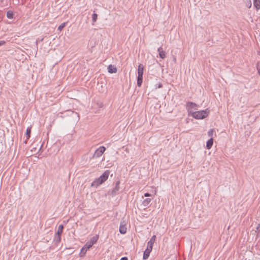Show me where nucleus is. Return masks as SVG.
<instances>
[{"label":"nucleus","mask_w":260,"mask_h":260,"mask_svg":"<svg viewBox=\"0 0 260 260\" xmlns=\"http://www.w3.org/2000/svg\"><path fill=\"white\" fill-rule=\"evenodd\" d=\"M189 112H190V111ZM209 112V110L207 109L205 110L191 112V115L190 116H191L197 119H202L208 116Z\"/></svg>","instance_id":"nucleus-1"},{"label":"nucleus","mask_w":260,"mask_h":260,"mask_svg":"<svg viewBox=\"0 0 260 260\" xmlns=\"http://www.w3.org/2000/svg\"><path fill=\"white\" fill-rule=\"evenodd\" d=\"M186 108L187 109L188 115L189 116L191 115V112H190H190H194L193 110H197L198 108V106L196 104L194 103L188 102L186 104Z\"/></svg>","instance_id":"nucleus-2"},{"label":"nucleus","mask_w":260,"mask_h":260,"mask_svg":"<svg viewBox=\"0 0 260 260\" xmlns=\"http://www.w3.org/2000/svg\"><path fill=\"white\" fill-rule=\"evenodd\" d=\"M106 150V148L104 146H101L96 150L93 155V158H98L102 156Z\"/></svg>","instance_id":"nucleus-3"},{"label":"nucleus","mask_w":260,"mask_h":260,"mask_svg":"<svg viewBox=\"0 0 260 260\" xmlns=\"http://www.w3.org/2000/svg\"><path fill=\"white\" fill-rule=\"evenodd\" d=\"M119 185L120 181H117L115 187L111 190V191H109L108 193L112 197H114L118 193V191L119 190Z\"/></svg>","instance_id":"nucleus-4"},{"label":"nucleus","mask_w":260,"mask_h":260,"mask_svg":"<svg viewBox=\"0 0 260 260\" xmlns=\"http://www.w3.org/2000/svg\"><path fill=\"white\" fill-rule=\"evenodd\" d=\"M110 172L109 170H106L99 178L101 180V182L102 183L106 181L108 178Z\"/></svg>","instance_id":"nucleus-5"},{"label":"nucleus","mask_w":260,"mask_h":260,"mask_svg":"<svg viewBox=\"0 0 260 260\" xmlns=\"http://www.w3.org/2000/svg\"><path fill=\"white\" fill-rule=\"evenodd\" d=\"M152 248L147 247L145 250L143 254V259H147L149 256L150 253L152 251Z\"/></svg>","instance_id":"nucleus-6"},{"label":"nucleus","mask_w":260,"mask_h":260,"mask_svg":"<svg viewBox=\"0 0 260 260\" xmlns=\"http://www.w3.org/2000/svg\"><path fill=\"white\" fill-rule=\"evenodd\" d=\"M157 51L159 53V57L162 59H164L166 56V52L163 50L162 48L161 47H159Z\"/></svg>","instance_id":"nucleus-7"},{"label":"nucleus","mask_w":260,"mask_h":260,"mask_svg":"<svg viewBox=\"0 0 260 260\" xmlns=\"http://www.w3.org/2000/svg\"><path fill=\"white\" fill-rule=\"evenodd\" d=\"M156 239V236L153 235L147 243V247L152 248L153 244Z\"/></svg>","instance_id":"nucleus-8"},{"label":"nucleus","mask_w":260,"mask_h":260,"mask_svg":"<svg viewBox=\"0 0 260 260\" xmlns=\"http://www.w3.org/2000/svg\"><path fill=\"white\" fill-rule=\"evenodd\" d=\"M102 184V183L101 182V180L99 178H98L93 181V182L91 184V186L92 187H97L98 186Z\"/></svg>","instance_id":"nucleus-9"},{"label":"nucleus","mask_w":260,"mask_h":260,"mask_svg":"<svg viewBox=\"0 0 260 260\" xmlns=\"http://www.w3.org/2000/svg\"><path fill=\"white\" fill-rule=\"evenodd\" d=\"M108 72L110 73H116L117 71V68L113 65L110 64L108 67Z\"/></svg>","instance_id":"nucleus-10"},{"label":"nucleus","mask_w":260,"mask_h":260,"mask_svg":"<svg viewBox=\"0 0 260 260\" xmlns=\"http://www.w3.org/2000/svg\"><path fill=\"white\" fill-rule=\"evenodd\" d=\"M126 229L125 225L122 224V223H121L119 227L120 233L122 234H125L126 232Z\"/></svg>","instance_id":"nucleus-11"},{"label":"nucleus","mask_w":260,"mask_h":260,"mask_svg":"<svg viewBox=\"0 0 260 260\" xmlns=\"http://www.w3.org/2000/svg\"><path fill=\"white\" fill-rule=\"evenodd\" d=\"M213 139L211 138L207 142V143H206L207 148L208 149H210L212 147V146L213 145Z\"/></svg>","instance_id":"nucleus-12"},{"label":"nucleus","mask_w":260,"mask_h":260,"mask_svg":"<svg viewBox=\"0 0 260 260\" xmlns=\"http://www.w3.org/2000/svg\"><path fill=\"white\" fill-rule=\"evenodd\" d=\"M144 67L142 64H140L138 66V75H143Z\"/></svg>","instance_id":"nucleus-13"},{"label":"nucleus","mask_w":260,"mask_h":260,"mask_svg":"<svg viewBox=\"0 0 260 260\" xmlns=\"http://www.w3.org/2000/svg\"><path fill=\"white\" fill-rule=\"evenodd\" d=\"M143 81V75H138L137 78V85L138 86H141Z\"/></svg>","instance_id":"nucleus-14"},{"label":"nucleus","mask_w":260,"mask_h":260,"mask_svg":"<svg viewBox=\"0 0 260 260\" xmlns=\"http://www.w3.org/2000/svg\"><path fill=\"white\" fill-rule=\"evenodd\" d=\"M253 5L256 9L258 10L260 8V1L259 0H254Z\"/></svg>","instance_id":"nucleus-15"},{"label":"nucleus","mask_w":260,"mask_h":260,"mask_svg":"<svg viewBox=\"0 0 260 260\" xmlns=\"http://www.w3.org/2000/svg\"><path fill=\"white\" fill-rule=\"evenodd\" d=\"M98 239H99V236L98 235H95V236H93V237H92L89 241L92 244H94V243H95L96 242V241H98Z\"/></svg>","instance_id":"nucleus-16"},{"label":"nucleus","mask_w":260,"mask_h":260,"mask_svg":"<svg viewBox=\"0 0 260 260\" xmlns=\"http://www.w3.org/2000/svg\"><path fill=\"white\" fill-rule=\"evenodd\" d=\"M63 229V226L62 224L59 225L58 227L57 231L56 234H57V235H61L62 233Z\"/></svg>","instance_id":"nucleus-17"},{"label":"nucleus","mask_w":260,"mask_h":260,"mask_svg":"<svg viewBox=\"0 0 260 260\" xmlns=\"http://www.w3.org/2000/svg\"><path fill=\"white\" fill-rule=\"evenodd\" d=\"M87 250L88 249H86L85 247L84 246V247H83L82 248V249H81L80 253V256H84V255L85 254V253H86V252Z\"/></svg>","instance_id":"nucleus-18"},{"label":"nucleus","mask_w":260,"mask_h":260,"mask_svg":"<svg viewBox=\"0 0 260 260\" xmlns=\"http://www.w3.org/2000/svg\"><path fill=\"white\" fill-rule=\"evenodd\" d=\"M30 133H31V128H29V127H28L26 129V133H25V135H26V141L29 138L30 135Z\"/></svg>","instance_id":"nucleus-19"},{"label":"nucleus","mask_w":260,"mask_h":260,"mask_svg":"<svg viewBox=\"0 0 260 260\" xmlns=\"http://www.w3.org/2000/svg\"><path fill=\"white\" fill-rule=\"evenodd\" d=\"M151 199H145L143 202V205L144 206H147L148 205V204L150 203V202H151Z\"/></svg>","instance_id":"nucleus-20"},{"label":"nucleus","mask_w":260,"mask_h":260,"mask_svg":"<svg viewBox=\"0 0 260 260\" xmlns=\"http://www.w3.org/2000/svg\"><path fill=\"white\" fill-rule=\"evenodd\" d=\"M93 244H92L89 241L87 242L84 246L86 249H89Z\"/></svg>","instance_id":"nucleus-21"},{"label":"nucleus","mask_w":260,"mask_h":260,"mask_svg":"<svg viewBox=\"0 0 260 260\" xmlns=\"http://www.w3.org/2000/svg\"><path fill=\"white\" fill-rule=\"evenodd\" d=\"M60 236H61V235H57V234H56L55 237H54V240H55V241H56V242H60V239H61Z\"/></svg>","instance_id":"nucleus-22"},{"label":"nucleus","mask_w":260,"mask_h":260,"mask_svg":"<svg viewBox=\"0 0 260 260\" xmlns=\"http://www.w3.org/2000/svg\"><path fill=\"white\" fill-rule=\"evenodd\" d=\"M66 22H63L62 24H61L58 27V30L59 31H61L66 26Z\"/></svg>","instance_id":"nucleus-23"},{"label":"nucleus","mask_w":260,"mask_h":260,"mask_svg":"<svg viewBox=\"0 0 260 260\" xmlns=\"http://www.w3.org/2000/svg\"><path fill=\"white\" fill-rule=\"evenodd\" d=\"M214 132V129H210L208 132V136L209 137H212L213 135V133Z\"/></svg>","instance_id":"nucleus-24"},{"label":"nucleus","mask_w":260,"mask_h":260,"mask_svg":"<svg viewBox=\"0 0 260 260\" xmlns=\"http://www.w3.org/2000/svg\"><path fill=\"white\" fill-rule=\"evenodd\" d=\"M13 16V13L12 11H8L7 12V16Z\"/></svg>","instance_id":"nucleus-25"},{"label":"nucleus","mask_w":260,"mask_h":260,"mask_svg":"<svg viewBox=\"0 0 260 260\" xmlns=\"http://www.w3.org/2000/svg\"><path fill=\"white\" fill-rule=\"evenodd\" d=\"M97 17H92V24L96 21Z\"/></svg>","instance_id":"nucleus-26"},{"label":"nucleus","mask_w":260,"mask_h":260,"mask_svg":"<svg viewBox=\"0 0 260 260\" xmlns=\"http://www.w3.org/2000/svg\"><path fill=\"white\" fill-rule=\"evenodd\" d=\"M144 196H145V197H150V196H151V194H149V193H145L144 194Z\"/></svg>","instance_id":"nucleus-27"},{"label":"nucleus","mask_w":260,"mask_h":260,"mask_svg":"<svg viewBox=\"0 0 260 260\" xmlns=\"http://www.w3.org/2000/svg\"><path fill=\"white\" fill-rule=\"evenodd\" d=\"M5 43V42L4 41H0V46L4 45Z\"/></svg>","instance_id":"nucleus-28"},{"label":"nucleus","mask_w":260,"mask_h":260,"mask_svg":"<svg viewBox=\"0 0 260 260\" xmlns=\"http://www.w3.org/2000/svg\"><path fill=\"white\" fill-rule=\"evenodd\" d=\"M120 260H128L126 257H123L121 258Z\"/></svg>","instance_id":"nucleus-29"},{"label":"nucleus","mask_w":260,"mask_h":260,"mask_svg":"<svg viewBox=\"0 0 260 260\" xmlns=\"http://www.w3.org/2000/svg\"><path fill=\"white\" fill-rule=\"evenodd\" d=\"M91 16H98V15L96 13H93Z\"/></svg>","instance_id":"nucleus-30"},{"label":"nucleus","mask_w":260,"mask_h":260,"mask_svg":"<svg viewBox=\"0 0 260 260\" xmlns=\"http://www.w3.org/2000/svg\"><path fill=\"white\" fill-rule=\"evenodd\" d=\"M250 6H249V8L251 7V2L250 1Z\"/></svg>","instance_id":"nucleus-31"},{"label":"nucleus","mask_w":260,"mask_h":260,"mask_svg":"<svg viewBox=\"0 0 260 260\" xmlns=\"http://www.w3.org/2000/svg\"><path fill=\"white\" fill-rule=\"evenodd\" d=\"M259 224L258 225L257 229L259 228Z\"/></svg>","instance_id":"nucleus-32"}]
</instances>
